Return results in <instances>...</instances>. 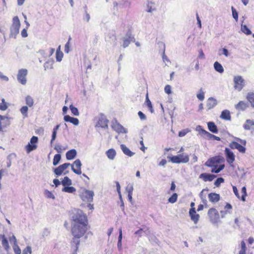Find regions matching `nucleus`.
Returning <instances> with one entry per match:
<instances>
[{
    "label": "nucleus",
    "instance_id": "nucleus-1",
    "mask_svg": "<svg viewBox=\"0 0 254 254\" xmlns=\"http://www.w3.org/2000/svg\"><path fill=\"white\" fill-rule=\"evenodd\" d=\"M72 234L74 237H82L87 230L86 216L78 210L72 216Z\"/></svg>",
    "mask_w": 254,
    "mask_h": 254
},
{
    "label": "nucleus",
    "instance_id": "nucleus-2",
    "mask_svg": "<svg viewBox=\"0 0 254 254\" xmlns=\"http://www.w3.org/2000/svg\"><path fill=\"white\" fill-rule=\"evenodd\" d=\"M20 22L17 16L13 18L12 24L10 27V37L15 38L19 33Z\"/></svg>",
    "mask_w": 254,
    "mask_h": 254
},
{
    "label": "nucleus",
    "instance_id": "nucleus-3",
    "mask_svg": "<svg viewBox=\"0 0 254 254\" xmlns=\"http://www.w3.org/2000/svg\"><path fill=\"white\" fill-rule=\"evenodd\" d=\"M237 140H239L242 144H240L236 141H232L229 144V147L232 149H237L238 151L242 153L246 152V148L245 146L246 144V141L245 140H242L237 138Z\"/></svg>",
    "mask_w": 254,
    "mask_h": 254
},
{
    "label": "nucleus",
    "instance_id": "nucleus-4",
    "mask_svg": "<svg viewBox=\"0 0 254 254\" xmlns=\"http://www.w3.org/2000/svg\"><path fill=\"white\" fill-rule=\"evenodd\" d=\"M207 214L209 216L210 221L212 224H216L219 222L220 215L218 211L215 208H210L208 211Z\"/></svg>",
    "mask_w": 254,
    "mask_h": 254
},
{
    "label": "nucleus",
    "instance_id": "nucleus-5",
    "mask_svg": "<svg viewBox=\"0 0 254 254\" xmlns=\"http://www.w3.org/2000/svg\"><path fill=\"white\" fill-rule=\"evenodd\" d=\"M170 161L173 163H186L189 161V157L188 155L180 154L177 156L169 157Z\"/></svg>",
    "mask_w": 254,
    "mask_h": 254
},
{
    "label": "nucleus",
    "instance_id": "nucleus-6",
    "mask_svg": "<svg viewBox=\"0 0 254 254\" xmlns=\"http://www.w3.org/2000/svg\"><path fill=\"white\" fill-rule=\"evenodd\" d=\"M28 70L26 68H21L18 70L17 75V81L23 85L27 83L26 76Z\"/></svg>",
    "mask_w": 254,
    "mask_h": 254
},
{
    "label": "nucleus",
    "instance_id": "nucleus-7",
    "mask_svg": "<svg viewBox=\"0 0 254 254\" xmlns=\"http://www.w3.org/2000/svg\"><path fill=\"white\" fill-rule=\"evenodd\" d=\"M94 195V193L93 191L84 189L80 196L83 201L91 202L93 201Z\"/></svg>",
    "mask_w": 254,
    "mask_h": 254
},
{
    "label": "nucleus",
    "instance_id": "nucleus-8",
    "mask_svg": "<svg viewBox=\"0 0 254 254\" xmlns=\"http://www.w3.org/2000/svg\"><path fill=\"white\" fill-rule=\"evenodd\" d=\"M234 88L238 91H241L245 85V80L240 75L235 76L234 77Z\"/></svg>",
    "mask_w": 254,
    "mask_h": 254
},
{
    "label": "nucleus",
    "instance_id": "nucleus-9",
    "mask_svg": "<svg viewBox=\"0 0 254 254\" xmlns=\"http://www.w3.org/2000/svg\"><path fill=\"white\" fill-rule=\"evenodd\" d=\"M111 127L112 128L118 133H126L127 132V129L120 124L116 120L112 121Z\"/></svg>",
    "mask_w": 254,
    "mask_h": 254
},
{
    "label": "nucleus",
    "instance_id": "nucleus-10",
    "mask_svg": "<svg viewBox=\"0 0 254 254\" xmlns=\"http://www.w3.org/2000/svg\"><path fill=\"white\" fill-rule=\"evenodd\" d=\"M38 138L37 136H33L31 137L30 143H29L25 147L28 153L35 150L37 148V143L38 142Z\"/></svg>",
    "mask_w": 254,
    "mask_h": 254
},
{
    "label": "nucleus",
    "instance_id": "nucleus-11",
    "mask_svg": "<svg viewBox=\"0 0 254 254\" xmlns=\"http://www.w3.org/2000/svg\"><path fill=\"white\" fill-rule=\"evenodd\" d=\"M10 124V119L6 116L0 115V133Z\"/></svg>",
    "mask_w": 254,
    "mask_h": 254
},
{
    "label": "nucleus",
    "instance_id": "nucleus-12",
    "mask_svg": "<svg viewBox=\"0 0 254 254\" xmlns=\"http://www.w3.org/2000/svg\"><path fill=\"white\" fill-rule=\"evenodd\" d=\"M225 154L226 158V160L228 163L232 165L235 161V156L233 152L230 150L228 148H226L225 149Z\"/></svg>",
    "mask_w": 254,
    "mask_h": 254
},
{
    "label": "nucleus",
    "instance_id": "nucleus-13",
    "mask_svg": "<svg viewBox=\"0 0 254 254\" xmlns=\"http://www.w3.org/2000/svg\"><path fill=\"white\" fill-rule=\"evenodd\" d=\"M81 165H82V164H81L80 160L76 159L74 161L73 164L71 165V170L74 173H75L77 175H80L81 174Z\"/></svg>",
    "mask_w": 254,
    "mask_h": 254
},
{
    "label": "nucleus",
    "instance_id": "nucleus-14",
    "mask_svg": "<svg viewBox=\"0 0 254 254\" xmlns=\"http://www.w3.org/2000/svg\"><path fill=\"white\" fill-rule=\"evenodd\" d=\"M108 122L106 117L103 114H101L97 122V126L102 128H107Z\"/></svg>",
    "mask_w": 254,
    "mask_h": 254
},
{
    "label": "nucleus",
    "instance_id": "nucleus-15",
    "mask_svg": "<svg viewBox=\"0 0 254 254\" xmlns=\"http://www.w3.org/2000/svg\"><path fill=\"white\" fill-rule=\"evenodd\" d=\"M71 165L69 163H66L59 166L58 168L55 169L54 173L57 176H59L62 174L64 171Z\"/></svg>",
    "mask_w": 254,
    "mask_h": 254
},
{
    "label": "nucleus",
    "instance_id": "nucleus-16",
    "mask_svg": "<svg viewBox=\"0 0 254 254\" xmlns=\"http://www.w3.org/2000/svg\"><path fill=\"white\" fill-rule=\"evenodd\" d=\"M189 214L191 220L194 224H197L199 219V215L196 214L195 208H191L189 211Z\"/></svg>",
    "mask_w": 254,
    "mask_h": 254
},
{
    "label": "nucleus",
    "instance_id": "nucleus-17",
    "mask_svg": "<svg viewBox=\"0 0 254 254\" xmlns=\"http://www.w3.org/2000/svg\"><path fill=\"white\" fill-rule=\"evenodd\" d=\"M217 104V101L213 97H209L206 102L207 110H209L214 108Z\"/></svg>",
    "mask_w": 254,
    "mask_h": 254
},
{
    "label": "nucleus",
    "instance_id": "nucleus-18",
    "mask_svg": "<svg viewBox=\"0 0 254 254\" xmlns=\"http://www.w3.org/2000/svg\"><path fill=\"white\" fill-rule=\"evenodd\" d=\"M201 135L209 139L220 140V138L219 137L213 135L204 129H201Z\"/></svg>",
    "mask_w": 254,
    "mask_h": 254
},
{
    "label": "nucleus",
    "instance_id": "nucleus-19",
    "mask_svg": "<svg viewBox=\"0 0 254 254\" xmlns=\"http://www.w3.org/2000/svg\"><path fill=\"white\" fill-rule=\"evenodd\" d=\"M216 176L210 174L202 173L199 176V178L203 179L204 182L212 181Z\"/></svg>",
    "mask_w": 254,
    "mask_h": 254
},
{
    "label": "nucleus",
    "instance_id": "nucleus-20",
    "mask_svg": "<svg viewBox=\"0 0 254 254\" xmlns=\"http://www.w3.org/2000/svg\"><path fill=\"white\" fill-rule=\"evenodd\" d=\"M243 127L245 130L254 129V121L250 119L247 120L243 125Z\"/></svg>",
    "mask_w": 254,
    "mask_h": 254
},
{
    "label": "nucleus",
    "instance_id": "nucleus-21",
    "mask_svg": "<svg viewBox=\"0 0 254 254\" xmlns=\"http://www.w3.org/2000/svg\"><path fill=\"white\" fill-rule=\"evenodd\" d=\"M220 195L219 194L211 192L208 194L209 200L212 203H215L220 200Z\"/></svg>",
    "mask_w": 254,
    "mask_h": 254
},
{
    "label": "nucleus",
    "instance_id": "nucleus-22",
    "mask_svg": "<svg viewBox=\"0 0 254 254\" xmlns=\"http://www.w3.org/2000/svg\"><path fill=\"white\" fill-rule=\"evenodd\" d=\"M64 119L65 122H70L75 126H77L79 124V120L78 119L71 117L69 115L64 116Z\"/></svg>",
    "mask_w": 254,
    "mask_h": 254
},
{
    "label": "nucleus",
    "instance_id": "nucleus-23",
    "mask_svg": "<svg viewBox=\"0 0 254 254\" xmlns=\"http://www.w3.org/2000/svg\"><path fill=\"white\" fill-rule=\"evenodd\" d=\"M77 152L75 149H73L68 151L66 153V158L68 160L73 159L76 156Z\"/></svg>",
    "mask_w": 254,
    "mask_h": 254
},
{
    "label": "nucleus",
    "instance_id": "nucleus-24",
    "mask_svg": "<svg viewBox=\"0 0 254 254\" xmlns=\"http://www.w3.org/2000/svg\"><path fill=\"white\" fill-rule=\"evenodd\" d=\"M80 237H74L71 241V245L73 249V250L75 251H77L79 247V245L80 244L79 238Z\"/></svg>",
    "mask_w": 254,
    "mask_h": 254
},
{
    "label": "nucleus",
    "instance_id": "nucleus-25",
    "mask_svg": "<svg viewBox=\"0 0 254 254\" xmlns=\"http://www.w3.org/2000/svg\"><path fill=\"white\" fill-rule=\"evenodd\" d=\"M220 117L223 120L226 121H230L231 117L230 116V111L228 110H225L223 111L221 113Z\"/></svg>",
    "mask_w": 254,
    "mask_h": 254
},
{
    "label": "nucleus",
    "instance_id": "nucleus-26",
    "mask_svg": "<svg viewBox=\"0 0 254 254\" xmlns=\"http://www.w3.org/2000/svg\"><path fill=\"white\" fill-rule=\"evenodd\" d=\"M121 148L124 153L129 157H131L134 154V152H131L129 149L124 144L121 145Z\"/></svg>",
    "mask_w": 254,
    "mask_h": 254
},
{
    "label": "nucleus",
    "instance_id": "nucleus-27",
    "mask_svg": "<svg viewBox=\"0 0 254 254\" xmlns=\"http://www.w3.org/2000/svg\"><path fill=\"white\" fill-rule=\"evenodd\" d=\"M1 238V244L6 251H8L10 249L8 241L4 235H1L0 238Z\"/></svg>",
    "mask_w": 254,
    "mask_h": 254
},
{
    "label": "nucleus",
    "instance_id": "nucleus-28",
    "mask_svg": "<svg viewBox=\"0 0 254 254\" xmlns=\"http://www.w3.org/2000/svg\"><path fill=\"white\" fill-rule=\"evenodd\" d=\"M12 239H14V244L12 246L13 251L15 254H21V251L19 247L17 245V240L15 236L12 237Z\"/></svg>",
    "mask_w": 254,
    "mask_h": 254
},
{
    "label": "nucleus",
    "instance_id": "nucleus-29",
    "mask_svg": "<svg viewBox=\"0 0 254 254\" xmlns=\"http://www.w3.org/2000/svg\"><path fill=\"white\" fill-rule=\"evenodd\" d=\"M106 154L109 159L113 160L116 155V152L114 149L111 148L106 151Z\"/></svg>",
    "mask_w": 254,
    "mask_h": 254
},
{
    "label": "nucleus",
    "instance_id": "nucleus-30",
    "mask_svg": "<svg viewBox=\"0 0 254 254\" xmlns=\"http://www.w3.org/2000/svg\"><path fill=\"white\" fill-rule=\"evenodd\" d=\"M209 130L213 133H217L218 129L216 126L213 122H208L207 124Z\"/></svg>",
    "mask_w": 254,
    "mask_h": 254
},
{
    "label": "nucleus",
    "instance_id": "nucleus-31",
    "mask_svg": "<svg viewBox=\"0 0 254 254\" xmlns=\"http://www.w3.org/2000/svg\"><path fill=\"white\" fill-rule=\"evenodd\" d=\"M224 160V158L220 156H217L211 158V161H212V163H213L214 166L215 164L221 163Z\"/></svg>",
    "mask_w": 254,
    "mask_h": 254
},
{
    "label": "nucleus",
    "instance_id": "nucleus-32",
    "mask_svg": "<svg viewBox=\"0 0 254 254\" xmlns=\"http://www.w3.org/2000/svg\"><path fill=\"white\" fill-rule=\"evenodd\" d=\"M214 68L215 70L219 73H222L224 72V68L222 65L218 62L214 63Z\"/></svg>",
    "mask_w": 254,
    "mask_h": 254
},
{
    "label": "nucleus",
    "instance_id": "nucleus-33",
    "mask_svg": "<svg viewBox=\"0 0 254 254\" xmlns=\"http://www.w3.org/2000/svg\"><path fill=\"white\" fill-rule=\"evenodd\" d=\"M25 102L28 106L31 107L34 104L33 98L31 96L27 95L25 97Z\"/></svg>",
    "mask_w": 254,
    "mask_h": 254
},
{
    "label": "nucleus",
    "instance_id": "nucleus-34",
    "mask_svg": "<svg viewBox=\"0 0 254 254\" xmlns=\"http://www.w3.org/2000/svg\"><path fill=\"white\" fill-rule=\"evenodd\" d=\"M247 99L250 102L252 107H254V93L249 92L247 96Z\"/></svg>",
    "mask_w": 254,
    "mask_h": 254
},
{
    "label": "nucleus",
    "instance_id": "nucleus-35",
    "mask_svg": "<svg viewBox=\"0 0 254 254\" xmlns=\"http://www.w3.org/2000/svg\"><path fill=\"white\" fill-rule=\"evenodd\" d=\"M145 104L146 106L149 108V110L150 111V112L152 113H153L154 111L153 109L152 105L151 104V101H150L149 98H148V93L146 95V99H145Z\"/></svg>",
    "mask_w": 254,
    "mask_h": 254
},
{
    "label": "nucleus",
    "instance_id": "nucleus-36",
    "mask_svg": "<svg viewBox=\"0 0 254 254\" xmlns=\"http://www.w3.org/2000/svg\"><path fill=\"white\" fill-rule=\"evenodd\" d=\"M62 184L64 187L69 186L72 184V181L68 177H65L62 181Z\"/></svg>",
    "mask_w": 254,
    "mask_h": 254
},
{
    "label": "nucleus",
    "instance_id": "nucleus-37",
    "mask_svg": "<svg viewBox=\"0 0 254 254\" xmlns=\"http://www.w3.org/2000/svg\"><path fill=\"white\" fill-rule=\"evenodd\" d=\"M76 191V189L73 187L66 186L63 188L62 191L73 193Z\"/></svg>",
    "mask_w": 254,
    "mask_h": 254
},
{
    "label": "nucleus",
    "instance_id": "nucleus-38",
    "mask_svg": "<svg viewBox=\"0 0 254 254\" xmlns=\"http://www.w3.org/2000/svg\"><path fill=\"white\" fill-rule=\"evenodd\" d=\"M236 109L244 110L247 108V104L243 101H240L236 106Z\"/></svg>",
    "mask_w": 254,
    "mask_h": 254
},
{
    "label": "nucleus",
    "instance_id": "nucleus-39",
    "mask_svg": "<svg viewBox=\"0 0 254 254\" xmlns=\"http://www.w3.org/2000/svg\"><path fill=\"white\" fill-rule=\"evenodd\" d=\"M224 165H220L218 167H217L216 166H215L211 170V172L214 173H218L224 169Z\"/></svg>",
    "mask_w": 254,
    "mask_h": 254
},
{
    "label": "nucleus",
    "instance_id": "nucleus-40",
    "mask_svg": "<svg viewBox=\"0 0 254 254\" xmlns=\"http://www.w3.org/2000/svg\"><path fill=\"white\" fill-rule=\"evenodd\" d=\"M61 159V155L60 154H56L54 156L53 159V165L54 166L57 165Z\"/></svg>",
    "mask_w": 254,
    "mask_h": 254
},
{
    "label": "nucleus",
    "instance_id": "nucleus-41",
    "mask_svg": "<svg viewBox=\"0 0 254 254\" xmlns=\"http://www.w3.org/2000/svg\"><path fill=\"white\" fill-rule=\"evenodd\" d=\"M69 109L73 115L75 116H79V112L77 108L74 107L72 105H70L69 106Z\"/></svg>",
    "mask_w": 254,
    "mask_h": 254
},
{
    "label": "nucleus",
    "instance_id": "nucleus-42",
    "mask_svg": "<svg viewBox=\"0 0 254 254\" xmlns=\"http://www.w3.org/2000/svg\"><path fill=\"white\" fill-rule=\"evenodd\" d=\"M28 110V107L26 106H23L20 109V112L22 114V115L24 116V118L28 117V114H27Z\"/></svg>",
    "mask_w": 254,
    "mask_h": 254
},
{
    "label": "nucleus",
    "instance_id": "nucleus-43",
    "mask_svg": "<svg viewBox=\"0 0 254 254\" xmlns=\"http://www.w3.org/2000/svg\"><path fill=\"white\" fill-rule=\"evenodd\" d=\"M241 30L243 33L247 35H250L251 34V31L246 25H242Z\"/></svg>",
    "mask_w": 254,
    "mask_h": 254
},
{
    "label": "nucleus",
    "instance_id": "nucleus-44",
    "mask_svg": "<svg viewBox=\"0 0 254 254\" xmlns=\"http://www.w3.org/2000/svg\"><path fill=\"white\" fill-rule=\"evenodd\" d=\"M178 198V195L176 193H173V194L168 199V201L170 203H175Z\"/></svg>",
    "mask_w": 254,
    "mask_h": 254
},
{
    "label": "nucleus",
    "instance_id": "nucleus-45",
    "mask_svg": "<svg viewBox=\"0 0 254 254\" xmlns=\"http://www.w3.org/2000/svg\"><path fill=\"white\" fill-rule=\"evenodd\" d=\"M44 194L48 198H52L53 199H54L55 198V197L54 195L53 194V193L51 191H50L48 190H45L44 192Z\"/></svg>",
    "mask_w": 254,
    "mask_h": 254
},
{
    "label": "nucleus",
    "instance_id": "nucleus-46",
    "mask_svg": "<svg viewBox=\"0 0 254 254\" xmlns=\"http://www.w3.org/2000/svg\"><path fill=\"white\" fill-rule=\"evenodd\" d=\"M154 3L152 2L148 1L147 2L146 11L148 12H152L154 10V8L152 7Z\"/></svg>",
    "mask_w": 254,
    "mask_h": 254
},
{
    "label": "nucleus",
    "instance_id": "nucleus-47",
    "mask_svg": "<svg viewBox=\"0 0 254 254\" xmlns=\"http://www.w3.org/2000/svg\"><path fill=\"white\" fill-rule=\"evenodd\" d=\"M200 93L196 94L197 98L200 101H203L204 99V92L202 91V88L199 90Z\"/></svg>",
    "mask_w": 254,
    "mask_h": 254
},
{
    "label": "nucleus",
    "instance_id": "nucleus-48",
    "mask_svg": "<svg viewBox=\"0 0 254 254\" xmlns=\"http://www.w3.org/2000/svg\"><path fill=\"white\" fill-rule=\"evenodd\" d=\"M54 149L57 151L58 153H60L63 152V151L66 149V148H63V146L59 144H57L55 145Z\"/></svg>",
    "mask_w": 254,
    "mask_h": 254
},
{
    "label": "nucleus",
    "instance_id": "nucleus-49",
    "mask_svg": "<svg viewBox=\"0 0 254 254\" xmlns=\"http://www.w3.org/2000/svg\"><path fill=\"white\" fill-rule=\"evenodd\" d=\"M241 192L242 193V195L241 197V200L243 201H245V197L247 195V191L246 188L245 187H243L242 189Z\"/></svg>",
    "mask_w": 254,
    "mask_h": 254
},
{
    "label": "nucleus",
    "instance_id": "nucleus-50",
    "mask_svg": "<svg viewBox=\"0 0 254 254\" xmlns=\"http://www.w3.org/2000/svg\"><path fill=\"white\" fill-rule=\"evenodd\" d=\"M32 249L30 246H27L22 252V254H31Z\"/></svg>",
    "mask_w": 254,
    "mask_h": 254
},
{
    "label": "nucleus",
    "instance_id": "nucleus-51",
    "mask_svg": "<svg viewBox=\"0 0 254 254\" xmlns=\"http://www.w3.org/2000/svg\"><path fill=\"white\" fill-rule=\"evenodd\" d=\"M53 62H52V63L51 64H50L49 62H46L44 64V67L45 70H47L48 69H53Z\"/></svg>",
    "mask_w": 254,
    "mask_h": 254
},
{
    "label": "nucleus",
    "instance_id": "nucleus-52",
    "mask_svg": "<svg viewBox=\"0 0 254 254\" xmlns=\"http://www.w3.org/2000/svg\"><path fill=\"white\" fill-rule=\"evenodd\" d=\"M232 11V15L233 18L237 20L238 19V13L237 12L236 10L234 8V7L232 6L231 7Z\"/></svg>",
    "mask_w": 254,
    "mask_h": 254
},
{
    "label": "nucleus",
    "instance_id": "nucleus-53",
    "mask_svg": "<svg viewBox=\"0 0 254 254\" xmlns=\"http://www.w3.org/2000/svg\"><path fill=\"white\" fill-rule=\"evenodd\" d=\"M224 182V180L222 178H218L214 182V185L216 187H219L220 185Z\"/></svg>",
    "mask_w": 254,
    "mask_h": 254
},
{
    "label": "nucleus",
    "instance_id": "nucleus-54",
    "mask_svg": "<svg viewBox=\"0 0 254 254\" xmlns=\"http://www.w3.org/2000/svg\"><path fill=\"white\" fill-rule=\"evenodd\" d=\"M63 52H58V53H56V60L58 62H61L62 60V59L63 58Z\"/></svg>",
    "mask_w": 254,
    "mask_h": 254
},
{
    "label": "nucleus",
    "instance_id": "nucleus-55",
    "mask_svg": "<svg viewBox=\"0 0 254 254\" xmlns=\"http://www.w3.org/2000/svg\"><path fill=\"white\" fill-rule=\"evenodd\" d=\"M190 130L188 128L184 129L179 132V136L180 137H183L186 135L187 133L190 132Z\"/></svg>",
    "mask_w": 254,
    "mask_h": 254
},
{
    "label": "nucleus",
    "instance_id": "nucleus-56",
    "mask_svg": "<svg viewBox=\"0 0 254 254\" xmlns=\"http://www.w3.org/2000/svg\"><path fill=\"white\" fill-rule=\"evenodd\" d=\"M165 92L167 94L172 93L171 87L170 85H167L164 88Z\"/></svg>",
    "mask_w": 254,
    "mask_h": 254
},
{
    "label": "nucleus",
    "instance_id": "nucleus-57",
    "mask_svg": "<svg viewBox=\"0 0 254 254\" xmlns=\"http://www.w3.org/2000/svg\"><path fill=\"white\" fill-rule=\"evenodd\" d=\"M133 190V188L132 185H128L126 189V190L127 193H132Z\"/></svg>",
    "mask_w": 254,
    "mask_h": 254
},
{
    "label": "nucleus",
    "instance_id": "nucleus-58",
    "mask_svg": "<svg viewBox=\"0 0 254 254\" xmlns=\"http://www.w3.org/2000/svg\"><path fill=\"white\" fill-rule=\"evenodd\" d=\"M2 103L0 104V110L2 111H5L7 107L6 105V103L4 102V99H2Z\"/></svg>",
    "mask_w": 254,
    "mask_h": 254
},
{
    "label": "nucleus",
    "instance_id": "nucleus-59",
    "mask_svg": "<svg viewBox=\"0 0 254 254\" xmlns=\"http://www.w3.org/2000/svg\"><path fill=\"white\" fill-rule=\"evenodd\" d=\"M130 44V40L129 38H126L124 40V42L123 44V46L124 48L127 47Z\"/></svg>",
    "mask_w": 254,
    "mask_h": 254
},
{
    "label": "nucleus",
    "instance_id": "nucleus-60",
    "mask_svg": "<svg viewBox=\"0 0 254 254\" xmlns=\"http://www.w3.org/2000/svg\"><path fill=\"white\" fill-rule=\"evenodd\" d=\"M138 115L141 120H145L146 119V116L141 111L138 112Z\"/></svg>",
    "mask_w": 254,
    "mask_h": 254
},
{
    "label": "nucleus",
    "instance_id": "nucleus-61",
    "mask_svg": "<svg viewBox=\"0 0 254 254\" xmlns=\"http://www.w3.org/2000/svg\"><path fill=\"white\" fill-rule=\"evenodd\" d=\"M230 213V212L227 210H221L220 211L221 217L222 218H225L226 215Z\"/></svg>",
    "mask_w": 254,
    "mask_h": 254
},
{
    "label": "nucleus",
    "instance_id": "nucleus-62",
    "mask_svg": "<svg viewBox=\"0 0 254 254\" xmlns=\"http://www.w3.org/2000/svg\"><path fill=\"white\" fill-rule=\"evenodd\" d=\"M0 78L5 81H8L9 80L8 77L4 75L1 71H0Z\"/></svg>",
    "mask_w": 254,
    "mask_h": 254
},
{
    "label": "nucleus",
    "instance_id": "nucleus-63",
    "mask_svg": "<svg viewBox=\"0 0 254 254\" xmlns=\"http://www.w3.org/2000/svg\"><path fill=\"white\" fill-rule=\"evenodd\" d=\"M233 192L235 193V194L236 195V196L238 198H240V195L239 194L238 191V190H237L236 187L233 186Z\"/></svg>",
    "mask_w": 254,
    "mask_h": 254
},
{
    "label": "nucleus",
    "instance_id": "nucleus-64",
    "mask_svg": "<svg viewBox=\"0 0 254 254\" xmlns=\"http://www.w3.org/2000/svg\"><path fill=\"white\" fill-rule=\"evenodd\" d=\"M205 166L208 167H212L214 166L213 163H212V161H211V158L209 159L205 164Z\"/></svg>",
    "mask_w": 254,
    "mask_h": 254
}]
</instances>
